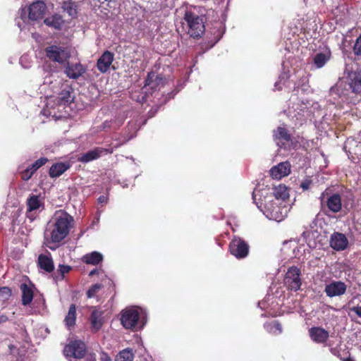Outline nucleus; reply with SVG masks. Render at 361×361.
Instances as JSON below:
<instances>
[{"mask_svg":"<svg viewBox=\"0 0 361 361\" xmlns=\"http://www.w3.org/2000/svg\"><path fill=\"white\" fill-rule=\"evenodd\" d=\"M114 60V54L110 51H105L98 59L97 68L100 73H106Z\"/></svg>","mask_w":361,"mask_h":361,"instance_id":"16","label":"nucleus"},{"mask_svg":"<svg viewBox=\"0 0 361 361\" xmlns=\"http://www.w3.org/2000/svg\"><path fill=\"white\" fill-rule=\"evenodd\" d=\"M327 61V58L324 53H319L314 57V63L317 68H322Z\"/></svg>","mask_w":361,"mask_h":361,"instance_id":"34","label":"nucleus"},{"mask_svg":"<svg viewBox=\"0 0 361 361\" xmlns=\"http://www.w3.org/2000/svg\"><path fill=\"white\" fill-rule=\"evenodd\" d=\"M8 321V317L6 315L0 316V324Z\"/></svg>","mask_w":361,"mask_h":361,"instance_id":"43","label":"nucleus"},{"mask_svg":"<svg viewBox=\"0 0 361 361\" xmlns=\"http://www.w3.org/2000/svg\"><path fill=\"white\" fill-rule=\"evenodd\" d=\"M38 267L47 273H51L54 269V264L51 257L40 254L37 259Z\"/></svg>","mask_w":361,"mask_h":361,"instance_id":"23","label":"nucleus"},{"mask_svg":"<svg viewBox=\"0 0 361 361\" xmlns=\"http://www.w3.org/2000/svg\"><path fill=\"white\" fill-rule=\"evenodd\" d=\"M0 292H1L2 293L6 294L8 296H10L11 295V290L8 287L1 288Z\"/></svg>","mask_w":361,"mask_h":361,"instance_id":"40","label":"nucleus"},{"mask_svg":"<svg viewBox=\"0 0 361 361\" xmlns=\"http://www.w3.org/2000/svg\"><path fill=\"white\" fill-rule=\"evenodd\" d=\"M99 360L100 361H111V358L110 357V356L109 355V354L107 353L102 351L100 353Z\"/></svg>","mask_w":361,"mask_h":361,"instance_id":"39","label":"nucleus"},{"mask_svg":"<svg viewBox=\"0 0 361 361\" xmlns=\"http://www.w3.org/2000/svg\"><path fill=\"white\" fill-rule=\"evenodd\" d=\"M73 217L64 210L57 211L54 216V228L51 232L52 243H60L69 233L73 224Z\"/></svg>","mask_w":361,"mask_h":361,"instance_id":"1","label":"nucleus"},{"mask_svg":"<svg viewBox=\"0 0 361 361\" xmlns=\"http://www.w3.org/2000/svg\"><path fill=\"white\" fill-rule=\"evenodd\" d=\"M64 356L69 360L97 361L96 354L87 352L86 344L80 340L71 341L63 349Z\"/></svg>","mask_w":361,"mask_h":361,"instance_id":"2","label":"nucleus"},{"mask_svg":"<svg viewBox=\"0 0 361 361\" xmlns=\"http://www.w3.org/2000/svg\"><path fill=\"white\" fill-rule=\"evenodd\" d=\"M264 328L268 332L274 335H279L281 334L283 331L281 324L276 320L264 324Z\"/></svg>","mask_w":361,"mask_h":361,"instance_id":"31","label":"nucleus"},{"mask_svg":"<svg viewBox=\"0 0 361 361\" xmlns=\"http://www.w3.org/2000/svg\"><path fill=\"white\" fill-rule=\"evenodd\" d=\"M44 53L46 57L51 61L59 64L68 62L71 58V53L66 48L54 44L47 47L44 49Z\"/></svg>","mask_w":361,"mask_h":361,"instance_id":"4","label":"nucleus"},{"mask_svg":"<svg viewBox=\"0 0 361 361\" xmlns=\"http://www.w3.org/2000/svg\"><path fill=\"white\" fill-rule=\"evenodd\" d=\"M344 361H355L353 358L350 357H348L344 360Z\"/></svg>","mask_w":361,"mask_h":361,"instance_id":"46","label":"nucleus"},{"mask_svg":"<svg viewBox=\"0 0 361 361\" xmlns=\"http://www.w3.org/2000/svg\"><path fill=\"white\" fill-rule=\"evenodd\" d=\"M324 195V192H323V193H322V197H321V198H322V199L323 198Z\"/></svg>","mask_w":361,"mask_h":361,"instance_id":"47","label":"nucleus"},{"mask_svg":"<svg viewBox=\"0 0 361 361\" xmlns=\"http://www.w3.org/2000/svg\"><path fill=\"white\" fill-rule=\"evenodd\" d=\"M71 166L69 161L57 162L54 164L49 170V175L51 178H58L68 170Z\"/></svg>","mask_w":361,"mask_h":361,"instance_id":"20","label":"nucleus"},{"mask_svg":"<svg viewBox=\"0 0 361 361\" xmlns=\"http://www.w3.org/2000/svg\"><path fill=\"white\" fill-rule=\"evenodd\" d=\"M49 161L48 158L41 157L20 173V178L24 181L29 180L35 172Z\"/></svg>","mask_w":361,"mask_h":361,"instance_id":"14","label":"nucleus"},{"mask_svg":"<svg viewBox=\"0 0 361 361\" xmlns=\"http://www.w3.org/2000/svg\"><path fill=\"white\" fill-rule=\"evenodd\" d=\"M327 207L334 213L338 212L342 207L341 197L338 193L331 195L326 201Z\"/></svg>","mask_w":361,"mask_h":361,"instance_id":"24","label":"nucleus"},{"mask_svg":"<svg viewBox=\"0 0 361 361\" xmlns=\"http://www.w3.org/2000/svg\"><path fill=\"white\" fill-rule=\"evenodd\" d=\"M166 81V79L161 75L156 74L154 72L151 71L148 73L145 79V85L150 86L152 89H156L157 87L163 86Z\"/></svg>","mask_w":361,"mask_h":361,"instance_id":"21","label":"nucleus"},{"mask_svg":"<svg viewBox=\"0 0 361 361\" xmlns=\"http://www.w3.org/2000/svg\"><path fill=\"white\" fill-rule=\"evenodd\" d=\"M330 246L334 250L343 251L348 246V240L345 234L340 232H334L330 237Z\"/></svg>","mask_w":361,"mask_h":361,"instance_id":"13","label":"nucleus"},{"mask_svg":"<svg viewBox=\"0 0 361 361\" xmlns=\"http://www.w3.org/2000/svg\"><path fill=\"white\" fill-rule=\"evenodd\" d=\"M105 200V197L104 196H100L98 199L99 202H103Z\"/></svg>","mask_w":361,"mask_h":361,"instance_id":"45","label":"nucleus"},{"mask_svg":"<svg viewBox=\"0 0 361 361\" xmlns=\"http://www.w3.org/2000/svg\"><path fill=\"white\" fill-rule=\"evenodd\" d=\"M353 311L360 317H361V306L354 307Z\"/></svg>","mask_w":361,"mask_h":361,"instance_id":"41","label":"nucleus"},{"mask_svg":"<svg viewBox=\"0 0 361 361\" xmlns=\"http://www.w3.org/2000/svg\"><path fill=\"white\" fill-rule=\"evenodd\" d=\"M274 140L277 146L281 148H286V145L292 142L293 136L288 130L283 126H279L273 134Z\"/></svg>","mask_w":361,"mask_h":361,"instance_id":"11","label":"nucleus"},{"mask_svg":"<svg viewBox=\"0 0 361 361\" xmlns=\"http://www.w3.org/2000/svg\"><path fill=\"white\" fill-rule=\"evenodd\" d=\"M346 84L355 94L361 93V71H349L347 73Z\"/></svg>","mask_w":361,"mask_h":361,"instance_id":"9","label":"nucleus"},{"mask_svg":"<svg viewBox=\"0 0 361 361\" xmlns=\"http://www.w3.org/2000/svg\"><path fill=\"white\" fill-rule=\"evenodd\" d=\"M84 263L91 265H97L103 260V255L97 251L86 254L82 258Z\"/></svg>","mask_w":361,"mask_h":361,"instance_id":"28","label":"nucleus"},{"mask_svg":"<svg viewBox=\"0 0 361 361\" xmlns=\"http://www.w3.org/2000/svg\"><path fill=\"white\" fill-rule=\"evenodd\" d=\"M274 197L279 200H285L289 196L287 188L285 185H280L275 188L274 191Z\"/></svg>","mask_w":361,"mask_h":361,"instance_id":"33","label":"nucleus"},{"mask_svg":"<svg viewBox=\"0 0 361 361\" xmlns=\"http://www.w3.org/2000/svg\"><path fill=\"white\" fill-rule=\"evenodd\" d=\"M90 321L92 330L94 332L98 331L103 324L102 312L98 310H93L91 313Z\"/></svg>","mask_w":361,"mask_h":361,"instance_id":"25","label":"nucleus"},{"mask_svg":"<svg viewBox=\"0 0 361 361\" xmlns=\"http://www.w3.org/2000/svg\"><path fill=\"white\" fill-rule=\"evenodd\" d=\"M85 72V68L80 63H70L67 62L65 73L71 79H78Z\"/></svg>","mask_w":361,"mask_h":361,"instance_id":"18","label":"nucleus"},{"mask_svg":"<svg viewBox=\"0 0 361 361\" xmlns=\"http://www.w3.org/2000/svg\"><path fill=\"white\" fill-rule=\"evenodd\" d=\"M76 319V306L75 304H71L67 315L64 319L65 325L70 329L75 324Z\"/></svg>","mask_w":361,"mask_h":361,"instance_id":"30","label":"nucleus"},{"mask_svg":"<svg viewBox=\"0 0 361 361\" xmlns=\"http://www.w3.org/2000/svg\"><path fill=\"white\" fill-rule=\"evenodd\" d=\"M134 357L133 350L126 348L119 352L116 355L115 361H133Z\"/></svg>","mask_w":361,"mask_h":361,"instance_id":"32","label":"nucleus"},{"mask_svg":"<svg viewBox=\"0 0 361 361\" xmlns=\"http://www.w3.org/2000/svg\"><path fill=\"white\" fill-rule=\"evenodd\" d=\"M139 319V312L135 309H129L123 312L121 322L126 329H133L137 326Z\"/></svg>","mask_w":361,"mask_h":361,"instance_id":"8","label":"nucleus"},{"mask_svg":"<svg viewBox=\"0 0 361 361\" xmlns=\"http://www.w3.org/2000/svg\"><path fill=\"white\" fill-rule=\"evenodd\" d=\"M33 288L34 285L31 282L29 285L25 283L20 284V289L22 293L21 301L23 305L27 306L32 302L34 296Z\"/></svg>","mask_w":361,"mask_h":361,"instance_id":"19","label":"nucleus"},{"mask_svg":"<svg viewBox=\"0 0 361 361\" xmlns=\"http://www.w3.org/2000/svg\"><path fill=\"white\" fill-rule=\"evenodd\" d=\"M71 269V267L68 265L60 264L59 267V271L61 273L62 276L68 273Z\"/></svg>","mask_w":361,"mask_h":361,"instance_id":"37","label":"nucleus"},{"mask_svg":"<svg viewBox=\"0 0 361 361\" xmlns=\"http://www.w3.org/2000/svg\"><path fill=\"white\" fill-rule=\"evenodd\" d=\"M63 23L62 16L59 13H55L44 20V23L46 25L56 30H61Z\"/></svg>","mask_w":361,"mask_h":361,"instance_id":"26","label":"nucleus"},{"mask_svg":"<svg viewBox=\"0 0 361 361\" xmlns=\"http://www.w3.org/2000/svg\"><path fill=\"white\" fill-rule=\"evenodd\" d=\"M99 272V269H92L90 273H89V276H92L95 274H98Z\"/></svg>","mask_w":361,"mask_h":361,"instance_id":"42","label":"nucleus"},{"mask_svg":"<svg viewBox=\"0 0 361 361\" xmlns=\"http://www.w3.org/2000/svg\"><path fill=\"white\" fill-rule=\"evenodd\" d=\"M78 5L73 0L64 1L62 3L61 8L67 12L68 16L72 18L78 17Z\"/></svg>","mask_w":361,"mask_h":361,"instance_id":"29","label":"nucleus"},{"mask_svg":"<svg viewBox=\"0 0 361 361\" xmlns=\"http://www.w3.org/2000/svg\"><path fill=\"white\" fill-rule=\"evenodd\" d=\"M271 175L274 178L281 179L290 172V166L288 162H282L271 168Z\"/></svg>","mask_w":361,"mask_h":361,"instance_id":"22","label":"nucleus"},{"mask_svg":"<svg viewBox=\"0 0 361 361\" xmlns=\"http://www.w3.org/2000/svg\"><path fill=\"white\" fill-rule=\"evenodd\" d=\"M104 1H111L112 0H104Z\"/></svg>","mask_w":361,"mask_h":361,"instance_id":"48","label":"nucleus"},{"mask_svg":"<svg viewBox=\"0 0 361 361\" xmlns=\"http://www.w3.org/2000/svg\"><path fill=\"white\" fill-rule=\"evenodd\" d=\"M47 11V6L42 1L33 2L28 8V18L32 20L43 18Z\"/></svg>","mask_w":361,"mask_h":361,"instance_id":"12","label":"nucleus"},{"mask_svg":"<svg viewBox=\"0 0 361 361\" xmlns=\"http://www.w3.org/2000/svg\"><path fill=\"white\" fill-rule=\"evenodd\" d=\"M347 286L343 281H333L325 286L324 292L326 295L333 298L343 295L346 291Z\"/></svg>","mask_w":361,"mask_h":361,"instance_id":"15","label":"nucleus"},{"mask_svg":"<svg viewBox=\"0 0 361 361\" xmlns=\"http://www.w3.org/2000/svg\"><path fill=\"white\" fill-rule=\"evenodd\" d=\"M310 338L317 343H324L329 337V332L322 327L313 326L309 329Z\"/></svg>","mask_w":361,"mask_h":361,"instance_id":"17","label":"nucleus"},{"mask_svg":"<svg viewBox=\"0 0 361 361\" xmlns=\"http://www.w3.org/2000/svg\"><path fill=\"white\" fill-rule=\"evenodd\" d=\"M353 51L357 56H361V34L356 39L353 47Z\"/></svg>","mask_w":361,"mask_h":361,"instance_id":"36","label":"nucleus"},{"mask_svg":"<svg viewBox=\"0 0 361 361\" xmlns=\"http://www.w3.org/2000/svg\"><path fill=\"white\" fill-rule=\"evenodd\" d=\"M27 210L26 217L32 221L36 218V211L44 209V203L40 200L39 196L31 194L26 201Z\"/></svg>","mask_w":361,"mask_h":361,"instance_id":"7","label":"nucleus"},{"mask_svg":"<svg viewBox=\"0 0 361 361\" xmlns=\"http://www.w3.org/2000/svg\"><path fill=\"white\" fill-rule=\"evenodd\" d=\"M73 92L71 87H67L61 91L59 94L58 100L61 105L71 104L73 101Z\"/></svg>","mask_w":361,"mask_h":361,"instance_id":"27","label":"nucleus"},{"mask_svg":"<svg viewBox=\"0 0 361 361\" xmlns=\"http://www.w3.org/2000/svg\"><path fill=\"white\" fill-rule=\"evenodd\" d=\"M250 246L247 242L240 237L234 236L229 243L228 250L237 259H244L249 254Z\"/></svg>","mask_w":361,"mask_h":361,"instance_id":"5","label":"nucleus"},{"mask_svg":"<svg viewBox=\"0 0 361 361\" xmlns=\"http://www.w3.org/2000/svg\"><path fill=\"white\" fill-rule=\"evenodd\" d=\"M184 23L188 27V33L193 38H198L204 32L205 26L202 18L191 11H186L184 17Z\"/></svg>","mask_w":361,"mask_h":361,"instance_id":"3","label":"nucleus"},{"mask_svg":"<svg viewBox=\"0 0 361 361\" xmlns=\"http://www.w3.org/2000/svg\"><path fill=\"white\" fill-rule=\"evenodd\" d=\"M113 152L112 149H107L104 147H95L86 153L82 154L78 157V160L80 162L87 163L93 160H96L103 155L111 154Z\"/></svg>","mask_w":361,"mask_h":361,"instance_id":"10","label":"nucleus"},{"mask_svg":"<svg viewBox=\"0 0 361 361\" xmlns=\"http://www.w3.org/2000/svg\"><path fill=\"white\" fill-rule=\"evenodd\" d=\"M300 274V269L295 266L288 269L284 278V284L288 290L297 291L300 288L302 285Z\"/></svg>","mask_w":361,"mask_h":361,"instance_id":"6","label":"nucleus"},{"mask_svg":"<svg viewBox=\"0 0 361 361\" xmlns=\"http://www.w3.org/2000/svg\"><path fill=\"white\" fill-rule=\"evenodd\" d=\"M107 281H108L109 284L110 286H111L113 290H115V284H114V283L111 279H108Z\"/></svg>","mask_w":361,"mask_h":361,"instance_id":"44","label":"nucleus"},{"mask_svg":"<svg viewBox=\"0 0 361 361\" xmlns=\"http://www.w3.org/2000/svg\"><path fill=\"white\" fill-rule=\"evenodd\" d=\"M104 286L102 283H95L90 287L86 294L88 298H94Z\"/></svg>","mask_w":361,"mask_h":361,"instance_id":"35","label":"nucleus"},{"mask_svg":"<svg viewBox=\"0 0 361 361\" xmlns=\"http://www.w3.org/2000/svg\"><path fill=\"white\" fill-rule=\"evenodd\" d=\"M312 180L311 179L307 178L301 183L300 188L303 190H307L310 188V185H312Z\"/></svg>","mask_w":361,"mask_h":361,"instance_id":"38","label":"nucleus"}]
</instances>
